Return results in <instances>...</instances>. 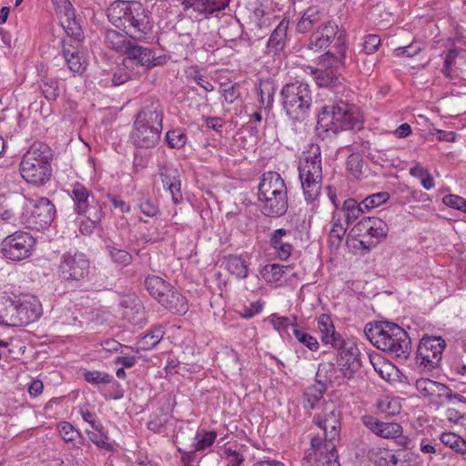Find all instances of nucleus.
I'll return each mask as SVG.
<instances>
[{
	"label": "nucleus",
	"instance_id": "nucleus-1",
	"mask_svg": "<svg viewBox=\"0 0 466 466\" xmlns=\"http://www.w3.org/2000/svg\"><path fill=\"white\" fill-rule=\"evenodd\" d=\"M112 25L121 28L130 37L139 39L151 30L149 12L140 2L117 0L107 8Z\"/></svg>",
	"mask_w": 466,
	"mask_h": 466
},
{
	"label": "nucleus",
	"instance_id": "nucleus-2",
	"mask_svg": "<svg viewBox=\"0 0 466 466\" xmlns=\"http://www.w3.org/2000/svg\"><path fill=\"white\" fill-rule=\"evenodd\" d=\"M364 333L368 339L379 350L388 351L398 358L408 359L406 350L407 332L395 323L378 321L368 323Z\"/></svg>",
	"mask_w": 466,
	"mask_h": 466
},
{
	"label": "nucleus",
	"instance_id": "nucleus-3",
	"mask_svg": "<svg viewBox=\"0 0 466 466\" xmlns=\"http://www.w3.org/2000/svg\"><path fill=\"white\" fill-rule=\"evenodd\" d=\"M163 110L158 103L143 107L136 116L130 137L136 147H154L163 128Z\"/></svg>",
	"mask_w": 466,
	"mask_h": 466
},
{
	"label": "nucleus",
	"instance_id": "nucleus-4",
	"mask_svg": "<svg viewBox=\"0 0 466 466\" xmlns=\"http://www.w3.org/2000/svg\"><path fill=\"white\" fill-rule=\"evenodd\" d=\"M52 150L44 143H35L25 153L19 166L22 177L35 186L45 185L52 175Z\"/></svg>",
	"mask_w": 466,
	"mask_h": 466
},
{
	"label": "nucleus",
	"instance_id": "nucleus-5",
	"mask_svg": "<svg viewBox=\"0 0 466 466\" xmlns=\"http://www.w3.org/2000/svg\"><path fill=\"white\" fill-rule=\"evenodd\" d=\"M299 179L303 195L308 203L315 202L320 196L322 187V167L320 147L310 144L303 152L299 166Z\"/></svg>",
	"mask_w": 466,
	"mask_h": 466
},
{
	"label": "nucleus",
	"instance_id": "nucleus-6",
	"mask_svg": "<svg viewBox=\"0 0 466 466\" xmlns=\"http://www.w3.org/2000/svg\"><path fill=\"white\" fill-rule=\"evenodd\" d=\"M361 125L362 116L360 110L343 101L323 106L318 116V126L334 134L342 130L360 129Z\"/></svg>",
	"mask_w": 466,
	"mask_h": 466
},
{
	"label": "nucleus",
	"instance_id": "nucleus-7",
	"mask_svg": "<svg viewBox=\"0 0 466 466\" xmlns=\"http://www.w3.org/2000/svg\"><path fill=\"white\" fill-rule=\"evenodd\" d=\"M280 96L283 109L290 119L301 121L306 117L312 102L309 84L300 81L286 84Z\"/></svg>",
	"mask_w": 466,
	"mask_h": 466
},
{
	"label": "nucleus",
	"instance_id": "nucleus-8",
	"mask_svg": "<svg viewBox=\"0 0 466 466\" xmlns=\"http://www.w3.org/2000/svg\"><path fill=\"white\" fill-rule=\"evenodd\" d=\"M90 269V261L86 254L68 251L59 258L56 274L61 282L76 285L85 279Z\"/></svg>",
	"mask_w": 466,
	"mask_h": 466
},
{
	"label": "nucleus",
	"instance_id": "nucleus-9",
	"mask_svg": "<svg viewBox=\"0 0 466 466\" xmlns=\"http://www.w3.org/2000/svg\"><path fill=\"white\" fill-rule=\"evenodd\" d=\"M338 53L339 56L327 52L319 58V68L312 71L314 78L319 86L331 87L336 86L339 83V76L337 68L344 65L346 58V46L338 38Z\"/></svg>",
	"mask_w": 466,
	"mask_h": 466
},
{
	"label": "nucleus",
	"instance_id": "nucleus-10",
	"mask_svg": "<svg viewBox=\"0 0 466 466\" xmlns=\"http://www.w3.org/2000/svg\"><path fill=\"white\" fill-rule=\"evenodd\" d=\"M314 421L323 431L324 448L334 450L340 429V410L338 405L332 401L325 403L321 413L315 415Z\"/></svg>",
	"mask_w": 466,
	"mask_h": 466
},
{
	"label": "nucleus",
	"instance_id": "nucleus-11",
	"mask_svg": "<svg viewBox=\"0 0 466 466\" xmlns=\"http://www.w3.org/2000/svg\"><path fill=\"white\" fill-rule=\"evenodd\" d=\"M446 347L441 337L424 336L418 346L416 362L421 371H430L439 366Z\"/></svg>",
	"mask_w": 466,
	"mask_h": 466
},
{
	"label": "nucleus",
	"instance_id": "nucleus-12",
	"mask_svg": "<svg viewBox=\"0 0 466 466\" xmlns=\"http://www.w3.org/2000/svg\"><path fill=\"white\" fill-rule=\"evenodd\" d=\"M31 208L22 218V223L26 228L42 230L50 226L56 216V208L46 198H40L35 201H30Z\"/></svg>",
	"mask_w": 466,
	"mask_h": 466
},
{
	"label": "nucleus",
	"instance_id": "nucleus-13",
	"mask_svg": "<svg viewBox=\"0 0 466 466\" xmlns=\"http://www.w3.org/2000/svg\"><path fill=\"white\" fill-rule=\"evenodd\" d=\"M35 242V238L29 233L16 231L4 238L1 252L5 258L19 261L32 255Z\"/></svg>",
	"mask_w": 466,
	"mask_h": 466
},
{
	"label": "nucleus",
	"instance_id": "nucleus-14",
	"mask_svg": "<svg viewBox=\"0 0 466 466\" xmlns=\"http://www.w3.org/2000/svg\"><path fill=\"white\" fill-rule=\"evenodd\" d=\"M343 377L353 379L361 367L360 351L353 339H346L334 348Z\"/></svg>",
	"mask_w": 466,
	"mask_h": 466
},
{
	"label": "nucleus",
	"instance_id": "nucleus-15",
	"mask_svg": "<svg viewBox=\"0 0 466 466\" xmlns=\"http://www.w3.org/2000/svg\"><path fill=\"white\" fill-rule=\"evenodd\" d=\"M124 55L127 56L123 60V66L126 68L137 65L149 69L163 65L165 62V57H155L150 48L138 46L133 42Z\"/></svg>",
	"mask_w": 466,
	"mask_h": 466
},
{
	"label": "nucleus",
	"instance_id": "nucleus-16",
	"mask_svg": "<svg viewBox=\"0 0 466 466\" xmlns=\"http://www.w3.org/2000/svg\"><path fill=\"white\" fill-rule=\"evenodd\" d=\"M258 205L261 212L271 218L283 216L289 208L288 190L274 192L258 196Z\"/></svg>",
	"mask_w": 466,
	"mask_h": 466
},
{
	"label": "nucleus",
	"instance_id": "nucleus-17",
	"mask_svg": "<svg viewBox=\"0 0 466 466\" xmlns=\"http://www.w3.org/2000/svg\"><path fill=\"white\" fill-rule=\"evenodd\" d=\"M63 41V55L70 71L81 74L86 68V61L79 56V36L69 35Z\"/></svg>",
	"mask_w": 466,
	"mask_h": 466
},
{
	"label": "nucleus",
	"instance_id": "nucleus-18",
	"mask_svg": "<svg viewBox=\"0 0 466 466\" xmlns=\"http://www.w3.org/2000/svg\"><path fill=\"white\" fill-rule=\"evenodd\" d=\"M56 7V12L63 19L62 25L66 29L68 35L80 36L81 28L75 21V10L72 4L68 0H51Z\"/></svg>",
	"mask_w": 466,
	"mask_h": 466
},
{
	"label": "nucleus",
	"instance_id": "nucleus-19",
	"mask_svg": "<svg viewBox=\"0 0 466 466\" xmlns=\"http://www.w3.org/2000/svg\"><path fill=\"white\" fill-rule=\"evenodd\" d=\"M289 20L283 18L271 33L267 43V54L278 56L284 52L288 44Z\"/></svg>",
	"mask_w": 466,
	"mask_h": 466
},
{
	"label": "nucleus",
	"instance_id": "nucleus-20",
	"mask_svg": "<svg viewBox=\"0 0 466 466\" xmlns=\"http://www.w3.org/2000/svg\"><path fill=\"white\" fill-rule=\"evenodd\" d=\"M22 325L36 321L42 315V305L35 296H24L16 299Z\"/></svg>",
	"mask_w": 466,
	"mask_h": 466
},
{
	"label": "nucleus",
	"instance_id": "nucleus-21",
	"mask_svg": "<svg viewBox=\"0 0 466 466\" xmlns=\"http://www.w3.org/2000/svg\"><path fill=\"white\" fill-rule=\"evenodd\" d=\"M361 420L365 427L381 438H396L401 433V427L398 423L380 421L371 415L363 416Z\"/></svg>",
	"mask_w": 466,
	"mask_h": 466
},
{
	"label": "nucleus",
	"instance_id": "nucleus-22",
	"mask_svg": "<svg viewBox=\"0 0 466 466\" xmlns=\"http://www.w3.org/2000/svg\"><path fill=\"white\" fill-rule=\"evenodd\" d=\"M185 10L193 8L194 11L205 17L213 15L217 11L224 10L229 0H178Z\"/></svg>",
	"mask_w": 466,
	"mask_h": 466
},
{
	"label": "nucleus",
	"instance_id": "nucleus-23",
	"mask_svg": "<svg viewBox=\"0 0 466 466\" xmlns=\"http://www.w3.org/2000/svg\"><path fill=\"white\" fill-rule=\"evenodd\" d=\"M370 226L371 228L368 229L366 239L360 240V245L366 250H370L381 242L389 230L387 224L375 217H371Z\"/></svg>",
	"mask_w": 466,
	"mask_h": 466
},
{
	"label": "nucleus",
	"instance_id": "nucleus-24",
	"mask_svg": "<svg viewBox=\"0 0 466 466\" xmlns=\"http://www.w3.org/2000/svg\"><path fill=\"white\" fill-rule=\"evenodd\" d=\"M337 34V25L331 22H326L319 26L318 30L313 32L309 38V48L311 50H320L327 47Z\"/></svg>",
	"mask_w": 466,
	"mask_h": 466
},
{
	"label": "nucleus",
	"instance_id": "nucleus-25",
	"mask_svg": "<svg viewBox=\"0 0 466 466\" xmlns=\"http://www.w3.org/2000/svg\"><path fill=\"white\" fill-rule=\"evenodd\" d=\"M292 233L285 228L276 229L270 237V244L281 260L288 259L293 250L290 243Z\"/></svg>",
	"mask_w": 466,
	"mask_h": 466
},
{
	"label": "nucleus",
	"instance_id": "nucleus-26",
	"mask_svg": "<svg viewBox=\"0 0 466 466\" xmlns=\"http://www.w3.org/2000/svg\"><path fill=\"white\" fill-rule=\"evenodd\" d=\"M0 324L9 327L23 326L16 299H12L10 297L2 298Z\"/></svg>",
	"mask_w": 466,
	"mask_h": 466
},
{
	"label": "nucleus",
	"instance_id": "nucleus-27",
	"mask_svg": "<svg viewBox=\"0 0 466 466\" xmlns=\"http://www.w3.org/2000/svg\"><path fill=\"white\" fill-rule=\"evenodd\" d=\"M318 327L320 332V339L324 344H330L333 348L345 339L336 332L332 320L329 315L322 314L318 319Z\"/></svg>",
	"mask_w": 466,
	"mask_h": 466
},
{
	"label": "nucleus",
	"instance_id": "nucleus-28",
	"mask_svg": "<svg viewBox=\"0 0 466 466\" xmlns=\"http://www.w3.org/2000/svg\"><path fill=\"white\" fill-rule=\"evenodd\" d=\"M287 190L286 184L281 176L274 171H268L262 175L258 185V195L267 194L268 196L274 192Z\"/></svg>",
	"mask_w": 466,
	"mask_h": 466
},
{
	"label": "nucleus",
	"instance_id": "nucleus-29",
	"mask_svg": "<svg viewBox=\"0 0 466 466\" xmlns=\"http://www.w3.org/2000/svg\"><path fill=\"white\" fill-rule=\"evenodd\" d=\"M70 197L74 201V209L79 215L87 211L93 200L90 191L80 183H75L72 186Z\"/></svg>",
	"mask_w": 466,
	"mask_h": 466
},
{
	"label": "nucleus",
	"instance_id": "nucleus-30",
	"mask_svg": "<svg viewBox=\"0 0 466 466\" xmlns=\"http://www.w3.org/2000/svg\"><path fill=\"white\" fill-rule=\"evenodd\" d=\"M323 13L318 6L307 8L296 25V31L299 34H306L312 30L321 22Z\"/></svg>",
	"mask_w": 466,
	"mask_h": 466
},
{
	"label": "nucleus",
	"instance_id": "nucleus-31",
	"mask_svg": "<svg viewBox=\"0 0 466 466\" xmlns=\"http://www.w3.org/2000/svg\"><path fill=\"white\" fill-rule=\"evenodd\" d=\"M165 297L160 300V304L169 311L183 314L188 309L187 300L181 293L171 286V290L167 291Z\"/></svg>",
	"mask_w": 466,
	"mask_h": 466
},
{
	"label": "nucleus",
	"instance_id": "nucleus-32",
	"mask_svg": "<svg viewBox=\"0 0 466 466\" xmlns=\"http://www.w3.org/2000/svg\"><path fill=\"white\" fill-rule=\"evenodd\" d=\"M160 177L163 187L169 191L173 202L175 204L180 203L183 197L180 191V179L177 170L165 168L164 171L160 172Z\"/></svg>",
	"mask_w": 466,
	"mask_h": 466
},
{
	"label": "nucleus",
	"instance_id": "nucleus-33",
	"mask_svg": "<svg viewBox=\"0 0 466 466\" xmlns=\"http://www.w3.org/2000/svg\"><path fill=\"white\" fill-rule=\"evenodd\" d=\"M415 388L422 396L428 398L441 397L448 390L445 384L426 378L417 380Z\"/></svg>",
	"mask_w": 466,
	"mask_h": 466
},
{
	"label": "nucleus",
	"instance_id": "nucleus-34",
	"mask_svg": "<svg viewBox=\"0 0 466 466\" xmlns=\"http://www.w3.org/2000/svg\"><path fill=\"white\" fill-rule=\"evenodd\" d=\"M129 35L122 34L115 29H107L105 33V41L108 47L119 54H125L131 45Z\"/></svg>",
	"mask_w": 466,
	"mask_h": 466
},
{
	"label": "nucleus",
	"instance_id": "nucleus-35",
	"mask_svg": "<svg viewBox=\"0 0 466 466\" xmlns=\"http://www.w3.org/2000/svg\"><path fill=\"white\" fill-rule=\"evenodd\" d=\"M145 287L148 293L158 302H160L167 291L171 290V285L168 282L155 275L146 278Z\"/></svg>",
	"mask_w": 466,
	"mask_h": 466
},
{
	"label": "nucleus",
	"instance_id": "nucleus-36",
	"mask_svg": "<svg viewBox=\"0 0 466 466\" xmlns=\"http://www.w3.org/2000/svg\"><path fill=\"white\" fill-rule=\"evenodd\" d=\"M257 92L259 95L261 106L266 109H269L273 105L276 92L273 81L270 79H261L257 86Z\"/></svg>",
	"mask_w": 466,
	"mask_h": 466
},
{
	"label": "nucleus",
	"instance_id": "nucleus-37",
	"mask_svg": "<svg viewBox=\"0 0 466 466\" xmlns=\"http://www.w3.org/2000/svg\"><path fill=\"white\" fill-rule=\"evenodd\" d=\"M330 224L329 241L331 245L339 246L346 233V227L342 223V211L337 210L333 212Z\"/></svg>",
	"mask_w": 466,
	"mask_h": 466
},
{
	"label": "nucleus",
	"instance_id": "nucleus-38",
	"mask_svg": "<svg viewBox=\"0 0 466 466\" xmlns=\"http://www.w3.org/2000/svg\"><path fill=\"white\" fill-rule=\"evenodd\" d=\"M440 440L442 444L449 447L453 451L461 455H466V440L460 435L451 431H446L441 433Z\"/></svg>",
	"mask_w": 466,
	"mask_h": 466
},
{
	"label": "nucleus",
	"instance_id": "nucleus-39",
	"mask_svg": "<svg viewBox=\"0 0 466 466\" xmlns=\"http://www.w3.org/2000/svg\"><path fill=\"white\" fill-rule=\"evenodd\" d=\"M106 248L112 261L117 266L126 267L132 262V256L116 243L107 244Z\"/></svg>",
	"mask_w": 466,
	"mask_h": 466
},
{
	"label": "nucleus",
	"instance_id": "nucleus-40",
	"mask_svg": "<svg viewBox=\"0 0 466 466\" xmlns=\"http://www.w3.org/2000/svg\"><path fill=\"white\" fill-rule=\"evenodd\" d=\"M226 267L228 272L238 279H245L248 273L246 261L238 256H229L227 258Z\"/></svg>",
	"mask_w": 466,
	"mask_h": 466
},
{
	"label": "nucleus",
	"instance_id": "nucleus-41",
	"mask_svg": "<svg viewBox=\"0 0 466 466\" xmlns=\"http://www.w3.org/2000/svg\"><path fill=\"white\" fill-rule=\"evenodd\" d=\"M343 211L345 212L346 223L350 224L367 210L363 207V201L358 203L354 198H348L343 202Z\"/></svg>",
	"mask_w": 466,
	"mask_h": 466
},
{
	"label": "nucleus",
	"instance_id": "nucleus-42",
	"mask_svg": "<svg viewBox=\"0 0 466 466\" xmlns=\"http://www.w3.org/2000/svg\"><path fill=\"white\" fill-rule=\"evenodd\" d=\"M410 175L418 178L422 187L426 190H430L435 187L434 179L429 170L420 164H416L410 168Z\"/></svg>",
	"mask_w": 466,
	"mask_h": 466
},
{
	"label": "nucleus",
	"instance_id": "nucleus-43",
	"mask_svg": "<svg viewBox=\"0 0 466 466\" xmlns=\"http://www.w3.org/2000/svg\"><path fill=\"white\" fill-rule=\"evenodd\" d=\"M324 446L325 441H322L321 437H313L311 439V447L305 451L303 462L307 466H313V463L318 461V452H322V449H325Z\"/></svg>",
	"mask_w": 466,
	"mask_h": 466
},
{
	"label": "nucleus",
	"instance_id": "nucleus-44",
	"mask_svg": "<svg viewBox=\"0 0 466 466\" xmlns=\"http://www.w3.org/2000/svg\"><path fill=\"white\" fill-rule=\"evenodd\" d=\"M286 268V266L279 264L266 265L261 271V275L267 282L277 283L281 280Z\"/></svg>",
	"mask_w": 466,
	"mask_h": 466
},
{
	"label": "nucleus",
	"instance_id": "nucleus-45",
	"mask_svg": "<svg viewBox=\"0 0 466 466\" xmlns=\"http://www.w3.org/2000/svg\"><path fill=\"white\" fill-rule=\"evenodd\" d=\"M377 408L387 415L394 416L400 413L401 406L398 399L385 396L378 400Z\"/></svg>",
	"mask_w": 466,
	"mask_h": 466
},
{
	"label": "nucleus",
	"instance_id": "nucleus-46",
	"mask_svg": "<svg viewBox=\"0 0 466 466\" xmlns=\"http://www.w3.org/2000/svg\"><path fill=\"white\" fill-rule=\"evenodd\" d=\"M164 335L161 328H156L145 335L139 341L138 346L144 350H150L159 343Z\"/></svg>",
	"mask_w": 466,
	"mask_h": 466
},
{
	"label": "nucleus",
	"instance_id": "nucleus-47",
	"mask_svg": "<svg viewBox=\"0 0 466 466\" xmlns=\"http://www.w3.org/2000/svg\"><path fill=\"white\" fill-rule=\"evenodd\" d=\"M390 199V194L387 191L378 192L365 198L363 207L367 211L380 207Z\"/></svg>",
	"mask_w": 466,
	"mask_h": 466
},
{
	"label": "nucleus",
	"instance_id": "nucleus-48",
	"mask_svg": "<svg viewBox=\"0 0 466 466\" xmlns=\"http://www.w3.org/2000/svg\"><path fill=\"white\" fill-rule=\"evenodd\" d=\"M166 141L171 148H182L187 143V136L180 129L170 130L166 134Z\"/></svg>",
	"mask_w": 466,
	"mask_h": 466
},
{
	"label": "nucleus",
	"instance_id": "nucleus-49",
	"mask_svg": "<svg viewBox=\"0 0 466 466\" xmlns=\"http://www.w3.org/2000/svg\"><path fill=\"white\" fill-rule=\"evenodd\" d=\"M293 335L299 342L310 350L316 351L319 349V342L316 338L309 334L305 329L296 328L293 330Z\"/></svg>",
	"mask_w": 466,
	"mask_h": 466
},
{
	"label": "nucleus",
	"instance_id": "nucleus-50",
	"mask_svg": "<svg viewBox=\"0 0 466 466\" xmlns=\"http://www.w3.org/2000/svg\"><path fill=\"white\" fill-rule=\"evenodd\" d=\"M370 363L372 364L375 371L384 380H389L390 377V370L391 365L386 362L380 356H370Z\"/></svg>",
	"mask_w": 466,
	"mask_h": 466
},
{
	"label": "nucleus",
	"instance_id": "nucleus-51",
	"mask_svg": "<svg viewBox=\"0 0 466 466\" xmlns=\"http://www.w3.org/2000/svg\"><path fill=\"white\" fill-rule=\"evenodd\" d=\"M57 428L62 439L66 442H74L80 438L79 431L69 422L62 421Z\"/></svg>",
	"mask_w": 466,
	"mask_h": 466
},
{
	"label": "nucleus",
	"instance_id": "nucleus-52",
	"mask_svg": "<svg viewBox=\"0 0 466 466\" xmlns=\"http://www.w3.org/2000/svg\"><path fill=\"white\" fill-rule=\"evenodd\" d=\"M371 217L360 219L350 231V236L353 238L362 240L366 239L367 232L371 226H370Z\"/></svg>",
	"mask_w": 466,
	"mask_h": 466
},
{
	"label": "nucleus",
	"instance_id": "nucleus-53",
	"mask_svg": "<svg viewBox=\"0 0 466 466\" xmlns=\"http://www.w3.org/2000/svg\"><path fill=\"white\" fill-rule=\"evenodd\" d=\"M347 170L356 178L362 173L363 160L360 154H350L346 162Z\"/></svg>",
	"mask_w": 466,
	"mask_h": 466
},
{
	"label": "nucleus",
	"instance_id": "nucleus-54",
	"mask_svg": "<svg viewBox=\"0 0 466 466\" xmlns=\"http://www.w3.org/2000/svg\"><path fill=\"white\" fill-rule=\"evenodd\" d=\"M85 380L94 385L108 384L114 380L113 377L106 372L91 370L84 373Z\"/></svg>",
	"mask_w": 466,
	"mask_h": 466
},
{
	"label": "nucleus",
	"instance_id": "nucleus-55",
	"mask_svg": "<svg viewBox=\"0 0 466 466\" xmlns=\"http://www.w3.org/2000/svg\"><path fill=\"white\" fill-rule=\"evenodd\" d=\"M442 203L451 208L461 211L466 214V198L456 195L448 194L442 198Z\"/></svg>",
	"mask_w": 466,
	"mask_h": 466
},
{
	"label": "nucleus",
	"instance_id": "nucleus-56",
	"mask_svg": "<svg viewBox=\"0 0 466 466\" xmlns=\"http://www.w3.org/2000/svg\"><path fill=\"white\" fill-rule=\"evenodd\" d=\"M89 440L100 448H107L109 446L107 442V436L104 432V428L101 423L96 426L95 431H86Z\"/></svg>",
	"mask_w": 466,
	"mask_h": 466
},
{
	"label": "nucleus",
	"instance_id": "nucleus-57",
	"mask_svg": "<svg viewBox=\"0 0 466 466\" xmlns=\"http://www.w3.org/2000/svg\"><path fill=\"white\" fill-rule=\"evenodd\" d=\"M390 453L391 451L388 450L371 451L369 457L378 466H389L390 465Z\"/></svg>",
	"mask_w": 466,
	"mask_h": 466
},
{
	"label": "nucleus",
	"instance_id": "nucleus-58",
	"mask_svg": "<svg viewBox=\"0 0 466 466\" xmlns=\"http://www.w3.org/2000/svg\"><path fill=\"white\" fill-rule=\"evenodd\" d=\"M41 90L47 100H56L59 95L56 80L43 81Z\"/></svg>",
	"mask_w": 466,
	"mask_h": 466
},
{
	"label": "nucleus",
	"instance_id": "nucleus-59",
	"mask_svg": "<svg viewBox=\"0 0 466 466\" xmlns=\"http://www.w3.org/2000/svg\"><path fill=\"white\" fill-rule=\"evenodd\" d=\"M217 438L215 431L204 432L202 435L197 436V442L195 444L196 451L205 450L212 445Z\"/></svg>",
	"mask_w": 466,
	"mask_h": 466
},
{
	"label": "nucleus",
	"instance_id": "nucleus-60",
	"mask_svg": "<svg viewBox=\"0 0 466 466\" xmlns=\"http://www.w3.org/2000/svg\"><path fill=\"white\" fill-rule=\"evenodd\" d=\"M380 38L377 35H369L365 37L363 50L366 54H373L378 50Z\"/></svg>",
	"mask_w": 466,
	"mask_h": 466
},
{
	"label": "nucleus",
	"instance_id": "nucleus-61",
	"mask_svg": "<svg viewBox=\"0 0 466 466\" xmlns=\"http://www.w3.org/2000/svg\"><path fill=\"white\" fill-rule=\"evenodd\" d=\"M263 309V303L260 301H255L251 303L248 307H245L242 311L239 312V315L243 319H251L255 315L261 312Z\"/></svg>",
	"mask_w": 466,
	"mask_h": 466
},
{
	"label": "nucleus",
	"instance_id": "nucleus-62",
	"mask_svg": "<svg viewBox=\"0 0 466 466\" xmlns=\"http://www.w3.org/2000/svg\"><path fill=\"white\" fill-rule=\"evenodd\" d=\"M408 453L405 450H399L390 453V465L389 466H406Z\"/></svg>",
	"mask_w": 466,
	"mask_h": 466
},
{
	"label": "nucleus",
	"instance_id": "nucleus-63",
	"mask_svg": "<svg viewBox=\"0 0 466 466\" xmlns=\"http://www.w3.org/2000/svg\"><path fill=\"white\" fill-rule=\"evenodd\" d=\"M268 321L272 324L275 329L281 331L288 328L290 324L289 319L286 317H281L277 314H273L269 317Z\"/></svg>",
	"mask_w": 466,
	"mask_h": 466
},
{
	"label": "nucleus",
	"instance_id": "nucleus-64",
	"mask_svg": "<svg viewBox=\"0 0 466 466\" xmlns=\"http://www.w3.org/2000/svg\"><path fill=\"white\" fill-rule=\"evenodd\" d=\"M223 453L229 461L231 466H239L243 462V456L232 450L230 447L225 448Z\"/></svg>",
	"mask_w": 466,
	"mask_h": 466
}]
</instances>
